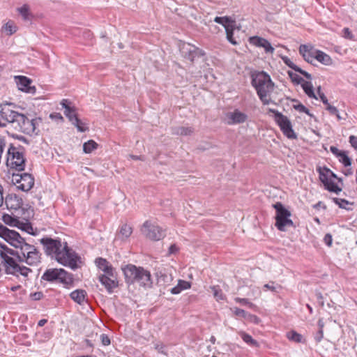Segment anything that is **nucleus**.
<instances>
[{
    "mask_svg": "<svg viewBox=\"0 0 357 357\" xmlns=\"http://www.w3.org/2000/svg\"><path fill=\"white\" fill-rule=\"evenodd\" d=\"M214 22H215L218 24H222L225 29L226 27L230 26L234 22L231 20L230 17L227 16L225 17H215L214 19Z\"/></svg>",
    "mask_w": 357,
    "mask_h": 357,
    "instance_id": "obj_28",
    "label": "nucleus"
},
{
    "mask_svg": "<svg viewBox=\"0 0 357 357\" xmlns=\"http://www.w3.org/2000/svg\"><path fill=\"white\" fill-rule=\"evenodd\" d=\"M317 94L322 102L326 105H328V101L324 93L321 91V86L317 87Z\"/></svg>",
    "mask_w": 357,
    "mask_h": 357,
    "instance_id": "obj_49",
    "label": "nucleus"
},
{
    "mask_svg": "<svg viewBox=\"0 0 357 357\" xmlns=\"http://www.w3.org/2000/svg\"><path fill=\"white\" fill-rule=\"evenodd\" d=\"M100 340H101V342L102 344L104 345V346H107V345H109L110 344V339L109 337L105 335V334H102L100 335Z\"/></svg>",
    "mask_w": 357,
    "mask_h": 357,
    "instance_id": "obj_55",
    "label": "nucleus"
},
{
    "mask_svg": "<svg viewBox=\"0 0 357 357\" xmlns=\"http://www.w3.org/2000/svg\"><path fill=\"white\" fill-rule=\"evenodd\" d=\"M126 282L128 284L137 283L145 288L151 287L153 282L151 273L141 266L128 264L122 267Z\"/></svg>",
    "mask_w": 357,
    "mask_h": 357,
    "instance_id": "obj_5",
    "label": "nucleus"
},
{
    "mask_svg": "<svg viewBox=\"0 0 357 357\" xmlns=\"http://www.w3.org/2000/svg\"><path fill=\"white\" fill-rule=\"evenodd\" d=\"M50 118L56 121H63V118L60 113L54 112L50 114Z\"/></svg>",
    "mask_w": 357,
    "mask_h": 357,
    "instance_id": "obj_52",
    "label": "nucleus"
},
{
    "mask_svg": "<svg viewBox=\"0 0 357 357\" xmlns=\"http://www.w3.org/2000/svg\"><path fill=\"white\" fill-rule=\"evenodd\" d=\"M34 177L28 173H12L11 182L17 189L23 192H29L34 185Z\"/></svg>",
    "mask_w": 357,
    "mask_h": 357,
    "instance_id": "obj_10",
    "label": "nucleus"
},
{
    "mask_svg": "<svg viewBox=\"0 0 357 357\" xmlns=\"http://www.w3.org/2000/svg\"><path fill=\"white\" fill-rule=\"evenodd\" d=\"M312 50L313 48L310 45H301L299 47V53L302 55V56H305L306 54H307Z\"/></svg>",
    "mask_w": 357,
    "mask_h": 357,
    "instance_id": "obj_42",
    "label": "nucleus"
},
{
    "mask_svg": "<svg viewBox=\"0 0 357 357\" xmlns=\"http://www.w3.org/2000/svg\"><path fill=\"white\" fill-rule=\"evenodd\" d=\"M71 123L77 128L79 132H84L88 130V127L86 124L78 117L77 118V121H73Z\"/></svg>",
    "mask_w": 357,
    "mask_h": 357,
    "instance_id": "obj_36",
    "label": "nucleus"
},
{
    "mask_svg": "<svg viewBox=\"0 0 357 357\" xmlns=\"http://www.w3.org/2000/svg\"><path fill=\"white\" fill-rule=\"evenodd\" d=\"M235 301L242 305H249L250 306L252 305V303H251L247 298H236Z\"/></svg>",
    "mask_w": 357,
    "mask_h": 357,
    "instance_id": "obj_60",
    "label": "nucleus"
},
{
    "mask_svg": "<svg viewBox=\"0 0 357 357\" xmlns=\"http://www.w3.org/2000/svg\"><path fill=\"white\" fill-rule=\"evenodd\" d=\"M96 262L97 264L98 267L102 271H105L107 268L111 266V265L109 264L108 261L102 258L96 259Z\"/></svg>",
    "mask_w": 357,
    "mask_h": 357,
    "instance_id": "obj_38",
    "label": "nucleus"
},
{
    "mask_svg": "<svg viewBox=\"0 0 357 357\" xmlns=\"http://www.w3.org/2000/svg\"><path fill=\"white\" fill-rule=\"evenodd\" d=\"M282 60L289 68L294 70L296 72L298 70L299 67L294 64L289 58L285 56L282 58Z\"/></svg>",
    "mask_w": 357,
    "mask_h": 357,
    "instance_id": "obj_46",
    "label": "nucleus"
},
{
    "mask_svg": "<svg viewBox=\"0 0 357 357\" xmlns=\"http://www.w3.org/2000/svg\"><path fill=\"white\" fill-rule=\"evenodd\" d=\"M239 334H240L241 338L243 339V340L245 342H246L248 344L255 347H259V343L255 340H254L252 337V336L250 335L249 334H248L243 331L240 332Z\"/></svg>",
    "mask_w": 357,
    "mask_h": 357,
    "instance_id": "obj_25",
    "label": "nucleus"
},
{
    "mask_svg": "<svg viewBox=\"0 0 357 357\" xmlns=\"http://www.w3.org/2000/svg\"><path fill=\"white\" fill-rule=\"evenodd\" d=\"M172 280V278L171 275L162 274L158 278V282H161L163 281L164 282H169Z\"/></svg>",
    "mask_w": 357,
    "mask_h": 357,
    "instance_id": "obj_54",
    "label": "nucleus"
},
{
    "mask_svg": "<svg viewBox=\"0 0 357 357\" xmlns=\"http://www.w3.org/2000/svg\"><path fill=\"white\" fill-rule=\"evenodd\" d=\"M193 132L194 129L192 127L176 126L172 128V134L176 135L188 136Z\"/></svg>",
    "mask_w": 357,
    "mask_h": 357,
    "instance_id": "obj_22",
    "label": "nucleus"
},
{
    "mask_svg": "<svg viewBox=\"0 0 357 357\" xmlns=\"http://www.w3.org/2000/svg\"><path fill=\"white\" fill-rule=\"evenodd\" d=\"M97 146L98 144L95 141L91 139L83 144V151L85 153H90L93 150L96 149Z\"/></svg>",
    "mask_w": 357,
    "mask_h": 357,
    "instance_id": "obj_31",
    "label": "nucleus"
},
{
    "mask_svg": "<svg viewBox=\"0 0 357 357\" xmlns=\"http://www.w3.org/2000/svg\"><path fill=\"white\" fill-rule=\"evenodd\" d=\"M43 296V294L41 291L35 292L33 294H31V298L33 301H39Z\"/></svg>",
    "mask_w": 357,
    "mask_h": 357,
    "instance_id": "obj_56",
    "label": "nucleus"
},
{
    "mask_svg": "<svg viewBox=\"0 0 357 357\" xmlns=\"http://www.w3.org/2000/svg\"><path fill=\"white\" fill-rule=\"evenodd\" d=\"M103 272L104 273L99 276H107V278H117L116 271L112 266Z\"/></svg>",
    "mask_w": 357,
    "mask_h": 357,
    "instance_id": "obj_40",
    "label": "nucleus"
},
{
    "mask_svg": "<svg viewBox=\"0 0 357 357\" xmlns=\"http://www.w3.org/2000/svg\"><path fill=\"white\" fill-rule=\"evenodd\" d=\"M32 272L31 269L26 267V266H19L17 268V275L20 274L24 277H27L29 273Z\"/></svg>",
    "mask_w": 357,
    "mask_h": 357,
    "instance_id": "obj_43",
    "label": "nucleus"
},
{
    "mask_svg": "<svg viewBox=\"0 0 357 357\" xmlns=\"http://www.w3.org/2000/svg\"><path fill=\"white\" fill-rule=\"evenodd\" d=\"M296 72L301 73V75L305 76L308 79H312V75L310 73H308L307 72L302 70L301 68H298V70Z\"/></svg>",
    "mask_w": 357,
    "mask_h": 357,
    "instance_id": "obj_62",
    "label": "nucleus"
},
{
    "mask_svg": "<svg viewBox=\"0 0 357 357\" xmlns=\"http://www.w3.org/2000/svg\"><path fill=\"white\" fill-rule=\"evenodd\" d=\"M64 114L71 123L73 121H77V116L75 107H66V110H64Z\"/></svg>",
    "mask_w": 357,
    "mask_h": 357,
    "instance_id": "obj_30",
    "label": "nucleus"
},
{
    "mask_svg": "<svg viewBox=\"0 0 357 357\" xmlns=\"http://www.w3.org/2000/svg\"><path fill=\"white\" fill-rule=\"evenodd\" d=\"M326 109L328 110L331 114L335 115L339 120L341 119L338 109L335 107L332 106L328 103V105H326Z\"/></svg>",
    "mask_w": 357,
    "mask_h": 357,
    "instance_id": "obj_44",
    "label": "nucleus"
},
{
    "mask_svg": "<svg viewBox=\"0 0 357 357\" xmlns=\"http://www.w3.org/2000/svg\"><path fill=\"white\" fill-rule=\"evenodd\" d=\"M86 293L83 289H76L70 293V296L72 300L82 305L85 301Z\"/></svg>",
    "mask_w": 357,
    "mask_h": 357,
    "instance_id": "obj_20",
    "label": "nucleus"
},
{
    "mask_svg": "<svg viewBox=\"0 0 357 357\" xmlns=\"http://www.w3.org/2000/svg\"><path fill=\"white\" fill-rule=\"evenodd\" d=\"M330 150L337 157L340 156V153L344 151L339 150L336 146H331L330 147Z\"/></svg>",
    "mask_w": 357,
    "mask_h": 357,
    "instance_id": "obj_61",
    "label": "nucleus"
},
{
    "mask_svg": "<svg viewBox=\"0 0 357 357\" xmlns=\"http://www.w3.org/2000/svg\"><path fill=\"white\" fill-rule=\"evenodd\" d=\"M99 281L105 286L109 292L118 287L117 278H107V276H99Z\"/></svg>",
    "mask_w": 357,
    "mask_h": 357,
    "instance_id": "obj_19",
    "label": "nucleus"
},
{
    "mask_svg": "<svg viewBox=\"0 0 357 357\" xmlns=\"http://www.w3.org/2000/svg\"><path fill=\"white\" fill-rule=\"evenodd\" d=\"M180 51L185 59L193 61L196 58H199L204 55V52L190 43H184L180 48Z\"/></svg>",
    "mask_w": 357,
    "mask_h": 357,
    "instance_id": "obj_12",
    "label": "nucleus"
},
{
    "mask_svg": "<svg viewBox=\"0 0 357 357\" xmlns=\"http://www.w3.org/2000/svg\"><path fill=\"white\" fill-rule=\"evenodd\" d=\"M268 112L274 114V120L280 127L282 133L289 139H296L297 135L294 132L290 120L287 116L275 109H269Z\"/></svg>",
    "mask_w": 357,
    "mask_h": 357,
    "instance_id": "obj_9",
    "label": "nucleus"
},
{
    "mask_svg": "<svg viewBox=\"0 0 357 357\" xmlns=\"http://www.w3.org/2000/svg\"><path fill=\"white\" fill-rule=\"evenodd\" d=\"M178 285L181 288L182 291L190 288V283L182 280H178Z\"/></svg>",
    "mask_w": 357,
    "mask_h": 357,
    "instance_id": "obj_53",
    "label": "nucleus"
},
{
    "mask_svg": "<svg viewBox=\"0 0 357 357\" xmlns=\"http://www.w3.org/2000/svg\"><path fill=\"white\" fill-rule=\"evenodd\" d=\"M324 337L323 330H319L314 335V340L317 342H320Z\"/></svg>",
    "mask_w": 357,
    "mask_h": 357,
    "instance_id": "obj_59",
    "label": "nucleus"
},
{
    "mask_svg": "<svg viewBox=\"0 0 357 357\" xmlns=\"http://www.w3.org/2000/svg\"><path fill=\"white\" fill-rule=\"evenodd\" d=\"M234 313L236 316L243 317V318H246L247 314H248V313L244 310H242V309H240L238 307H235L234 309Z\"/></svg>",
    "mask_w": 357,
    "mask_h": 357,
    "instance_id": "obj_50",
    "label": "nucleus"
},
{
    "mask_svg": "<svg viewBox=\"0 0 357 357\" xmlns=\"http://www.w3.org/2000/svg\"><path fill=\"white\" fill-rule=\"evenodd\" d=\"M249 43L258 47H263L266 54H273L275 49L272 47L270 42L259 36H252L249 38Z\"/></svg>",
    "mask_w": 357,
    "mask_h": 357,
    "instance_id": "obj_15",
    "label": "nucleus"
},
{
    "mask_svg": "<svg viewBox=\"0 0 357 357\" xmlns=\"http://www.w3.org/2000/svg\"><path fill=\"white\" fill-rule=\"evenodd\" d=\"M339 158V161L342 163L345 167H349L351 165V160L347 155L346 151H343L340 153V156L337 157Z\"/></svg>",
    "mask_w": 357,
    "mask_h": 357,
    "instance_id": "obj_35",
    "label": "nucleus"
},
{
    "mask_svg": "<svg viewBox=\"0 0 357 357\" xmlns=\"http://www.w3.org/2000/svg\"><path fill=\"white\" fill-rule=\"evenodd\" d=\"M15 79L19 90L31 94L36 93V89L34 86H31L32 80L31 79L25 76L19 75L15 76Z\"/></svg>",
    "mask_w": 357,
    "mask_h": 357,
    "instance_id": "obj_14",
    "label": "nucleus"
},
{
    "mask_svg": "<svg viewBox=\"0 0 357 357\" xmlns=\"http://www.w3.org/2000/svg\"><path fill=\"white\" fill-rule=\"evenodd\" d=\"M324 243L328 246H331L333 242L332 236L330 234H326L324 238Z\"/></svg>",
    "mask_w": 357,
    "mask_h": 357,
    "instance_id": "obj_58",
    "label": "nucleus"
},
{
    "mask_svg": "<svg viewBox=\"0 0 357 357\" xmlns=\"http://www.w3.org/2000/svg\"><path fill=\"white\" fill-rule=\"evenodd\" d=\"M6 165L11 169L19 172L24 169L25 158L22 146H18L16 147L13 144L10 145L7 152Z\"/></svg>",
    "mask_w": 357,
    "mask_h": 357,
    "instance_id": "obj_6",
    "label": "nucleus"
},
{
    "mask_svg": "<svg viewBox=\"0 0 357 357\" xmlns=\"http://www.w3.org/2000/svg\"><path fill=\"white\" fill-rule=\"evenodd\" d=\"M288 75L291 81L296 84H302V83L304 82L303 79L296 73L289 71Z\"/></svg>",
    "mask_w": 357,
    "mask_h": 357,
    "instance_id": "obj_39",
    "label": "nucleus"
},
{
    "mask_svg": "<svg viewBox=\"0 0 357 357\" xmlns=\"http://www.w3.org/2000/svg\"><path fill=\"white\" fill-rule=\"evenodd\" d=\"M142 232L152 241H160L165 236V232L158 225L146 220L142 226Z\"/></svg>",
    "mask_w": 357,
    "mask_h": 357,
    "instance_id": "obj_11",
    "label": "nucleus"
},
{
    "mask_svg": "<svg viewBox=\"0 0 357 357\" xmlns=\"http://www.w3.org/2000/svg\"><path fill=\"white\" fill-rule=\"evenodd\" d=\"M273 206L276 211L275 227L278 229L284 231L287 227H294L293 221L290 219L291 212L281 202H277Z\"/></svg>",
    "mask_w": 357,
    "mask_h": 357,
    "instance_id": "obj_8",
    "label": "nucleus"
},
{
    "mask_svg": "<svg viewBox=\"0 0 357 357\" xmlns=\"http://www.w3.org/2000/svg\"><path fill=\"white\" fill-rule=\"evenodd\" d=\"M227 39L233 45L237 44L236 41L233 38L234 34V26L233 24L230 25L229 27H226L225 29Z\"/></svg>",
    "mask_w": 357,
    "mask_h": 357,
    "instance_id": "obj_37",
    "label": "nucleus"
},
{
    "mask_svg": "<svg viewBox=\"0 0 357 357\" xmlns=\"http://www.w3.org/2000/svg\"><path fill=\"white\" fill-rule=\"evenodd\" d=\"M324 186L325 188L328 191L335 192L336 194H338L342 190V189L339 188L337 185L331 180L327 182L324 185Z\"/></svg>",
    "mask_w": 357,
    "mask_h": 357,
    "instance_id": "obj_34",
    "label": "nucleus"
},
{
    "mask_svg": "<svg viewBox=\"0 0 357 357\" xmlns=\"http://www.w3.org/2000/svg\"><path fill=\"white\" fill-rule=\"evenodd\" d=\"M178 248L175 244L171 245L169 248V254H170V255L175 254L178 252Z\"/></svg>",
    "mask_w": 357,
    "mask_h": 357,
    "instance_id": "obj_64",
    "label": "nucleus"
},
{
    "mask_svg": "<svg viewBox=\"0 0 357 357\" xmlns=\"http://www.w3.org/2000/svg\"><path fill=\"white\" fill-rule=\"evenodd\" d=\"M17 227L32 236H36L38 234L37 229H33L31 224L29 222H22L19 221V224L17 225Z\"/></svg>",
    "mask_w": 357,
    "mask_h": 357,
    "instance_id": "obj_23",
    "label": "nucleus"
},
{
    "mask_svg": "<svg viewBox=\"0 0 357 357\" xmlns=\"http://www.w3.org/2000/svg\"><path fill=\"white\" fill-rule=\"evenodd\" d=\"M301 86L305 91V93L307 95L308 97L317 99L316 94L314 93L313 86L310 82L304 81Z\"/></svg>",
    "mask_w": 357,
    "mask_h": 357,
    "instance_id": "obj_24",
    "label": "nucleus"
},
{
    "mask_svg": "<svg viewBox=\"0 0 357 357\" xmlns=\"http://www.w3.org/2000/svg\"><path fill=\"white\" fill-rule=\"evenodd\" d=\"M41 280L50 282H59L66 286L71 284L73 282L72 274L63 268L47 269L43 274Z\"/></svg>",
    "mask_w": 357,
    "mask_h": 357,
    "instance_id": "obj_7",
    "label": "nucleus"
},
{
    "mask_svg": "<svg viewBox=\"0 0 357 357\" xmlns=\"http://www.w3.org/2000/svg\"><path fill=\"white\" fill-rule=\"evenodd\" d=\"M2 220L3 222L9 226L11 227H16L19 224V220L8 215V214H3L2 216Z\"/></svg>",
    "mask_w": 357,
    "mask_h": 357,
    "instance_id": "obj_27",
    "label": "nucleus"
},
{
    "mask_svg": "<svg viewBox=\"0 0 357 357\" xmlns=\"http://www.w3.org/2000/svg\"><path fill=\"white\" fill-rule=\"evenodd\" d=\"M211 289L213 290L214 297L217 301L223 299L222 291L219 288L213 287Z\"/></svg>",
    "mask_w": 357,
    "mask_h": 357,
    "instance_id": "obj_48",
    "label": "nucleus"
},
{
    "mask_svg": "<svg viewBox=\"0 0 357 357\" xmlns=\"http://www.w3.org/2000/svg\"><path fill=\"white\" fill-rule=\"evenodd\" d=\"M10 103L0 104V127L4 128L8 123L12 124L15 129L26 135L36 132V127L41 122L40 119H29L23 114L14 111Z\"/></svg>",
    "mask_w": 357,
    "mask_h": 357,
    "instance_id": "obj_2",
    "label": "nucleus"
},
{
    "mask_svg": "<svg viewBox=\"0 0 357 357\" xmlns=\"http://www.w3.org/2000/svg\"><path fill=\"white\" fill-rule=\"evenodd\" d=\"M333 202L342 208H347L346 205L349 204L347 200L340 198H333Z\"/></svg>",
    "mask_w": 357,
    "mask_h": 357,
    "instance_id": "obj_45",
    "label": "nucleus"
},
{
    "mask_svg": "<svg viewBox=\"0 0 357 357\" xmlns=\"http://www.w3.org/2000/svg\"><path fill=\"white\" fill-rule=\"evenodd\" d=\"M314 59L326 66L332 63V59L329 55L320 50H315Z\"/></svg>",
    "mask_w": 357,
    "mask_h": 357,
    "instance_id": "obj_21",
    "label": "nucleus"
},
{
    "mask_svg": "<svg viewBox=\"0 0 357 357\" xmlns=\"http://www.w3.org/2000/svg\"><path fill=\"white\" fill-rule=\"evenodd\" d=\"M132 233V228L128 224H123L116 234V240H127Z\"/></svg>",
    "mask_w": 357,
    "mask_h": 357,
    "instance_id": "obj_18",
    "label": "nucleus"
},
{
    "mask_svg": "<svg viewBox=\"0 0 357 357\" xmlns=\"http://www.w3.org/2000/svg\"><path fill=\"white\" fill-rule=\"evenodd\" d=\"M5 32L9 36L15 33L17 30V28L15 23L13 21H8L3 26Z\"/></svg>",
    "mask_w": 357,
    "mask_h": 357,
    "instance_id": "obj_33",
    "label": "nucleus"
},
{
    "mask_svg": "<svg viewBox=\"0 0 357 357\" xmlns=\"http://www.w3.org/2000/svg\"><path fill=\"white\" fill-rule=\"evenodd\" d=\"M349 142L351 145V146L357 150V136L351 135L349 137Z\"/></svg>",
    "mask_w": 357,
    "mask_h": 357,
    "instance_id": "obj_57",
    "label": "nucleus"
},
{
    "mask_svg": "<svg viewBox=\"0 0 357 357\" xmlns=\"http://www.w3.org/2000/svg\"><path fill=\"white\" fill-rule=\"evenodd\" d=\"M314 54H315V50H312V51H310V52H308L307 54H306V56H303V59L308 63H312L313 59H314Z\"/></svg>",
    "mask_w": 357,
    "mask_h": 357,
    "instance_id": "obj_51",
    "label": "nucleus"
},
{
    "mask_svg": "<svg viewBox=\"0 0 357 357\" xmlns=\"http://www.w3.org/2000/svg\"><path fill=\"white\" fill-rule=\"evenodd\" d=\"M40 243L43 245L45 253L55 257L56 260L61 264L73 270L79 267V264L82 263L81 257L70 249L66 243L62 246L61 241L51 238H43L40 239Z\"/></svg>",
    "mask_w": 357,
    "mask_h": 357,
    "instance_id": "obj_3",
    "label": "nucleus"
},
{
    "mask_svg": "<svg viewBox=\"0 0 357 357\" xmlns=\"http://www.w3.org/2000/svg\"><path fill=\"white\" fill-rule=\"evenodd\" d=\"M280 287L279 285H275L274 282H270L268 284L264 285V289L265 290H270L273 292H276L277 289Z\"/></svg>",
    "mask_w": 357,
    "mask_h": 357,
    "instance_id": "obj_47",
    "label": "nucleus"
},
{
    "mask_svg": "<svg viewBox=\"0 0 357 357\" xmlns=\"http://www.w3.org/2000/svg\"><path fill=\"white\" fill-rule=\"evenodd\" d=\"M19 13L22 15L24 20L28 21L31 19V14L27 5H24L17 8Z\"/></svg>",
    "mask_w": 357,
    "mask_h": 357,
    "instance_id": "obj_32",
    "label": "nucleus"
},
{
    "mask_svg": "<svg viewBox=\"0 0 357 357\" xmlns=\"http://www.w3.org/2000/svg\"><path fill=\"white\" fill-rule=\"evenodd\" d=\"M294 108L299 112H303L307 114L310 116H312V114L310 112V110L301 103H298L294 105Z\"/></svg>",
    "mask_w": 357,
    "mask_h": 357,
    "instance_id": "obj_41",
    "label": "nucleus"
},
{
    "mask_svg": "<svg viewBox=\"0 0 357 357\" xmlns=\"http://www.w3.org/2000/svg\"><path fill=\"white\" fill-rule=\"evenodd\" d=\"M0 257L2 259L6 273L17 275V268L20 265L16 261L3 251L0 252Z\"/></svg>",
    "mask_w": 357,
    "mask_h": 357,
    "instance_id": "obj_13",
    "label": "nucleus"
},
{
    "mask_svg": "<svg viewBox=\"0 0 357 357\" xmlns=\"http://www.w3.org/2000/svg\"><path fill=\"white\" fill-rule=\"evenodd\" d=\"M5 203L8 208L14 211L20 208L23 205L22 199L17 195H8L6 197Z\"/></svg>",
    "mask_w": 357,
    "mask_h": 357,
    "instance_id": "obj_17",
    "label": "nucleus"
},
{
    "mask_svg": "<svg viewBox=\"0 0 357 357\" xmlns=\"http://www.w3.org/2000/svg\"><path fill=\"white\" fill-rule=\"evenodd\" d=\"M252 85L264 105H268L270 99L268 98L274 89V83L270 75L264 71L255 72L251 75Z\"/></svg>",
    "mask_w": 357,
    "mask_h": 357,
    "instance_id": "obj_4",
    "label": "nucleus"
},
{
    "mask_svg": "<svg viewBox=\"0 0 357 357\" xmlns=\"http://www.w3.org/2000/svg\"><path fill=\"white\" fill-rule=\"evenodd\" d=\"M317 170L319 173L320 181L321 183H323L324 185H325L330 181L328 172H331V170L327 167H324V169L319 167Z\"/></svg>",
    "mask_w": 357,
    "mask_h": 357,
    "instance_id": "obj_26",
    "label": "nucleus"
},
{
    "mask_svg": "<svg viewBox=\"0 0 357 357\" xmlns=\"http://www.w3.org/2000/svg\"><path fill=\"white\" fill-rule=\"evenodd\" d=\"M287 337L289 340L297 342V343L303 342V337L302 335L298 333L295 331H291L288 332L287 334Z\"/></svg>",
    "mask_w": 357,
    "mask_h": 357,
    "instance_id": "obj_29",
    "label": "nucleus"
},
{
    "mask_svg": "<svg viewBox=\"0 0 357 357\" xmlns=\"http://www.w3.org/2000/svg\"><path fill=\"white\" fill-rule=\"evenodd\" d=\"M247 119L248 116L238 109H235L234 112H228L226 114L227 123L229 125L244 123Z\"/></svg>",
    "mask_w": 357,
    "mask_h": 357,
    "instance_id": "obj_16",
    "label": "nucleus"
},
{
    "mask_svg": "<svg viewBox=\"0 0 357 357\" xmlns=\"http://www.w3.org/2000/svg\"><path fill=\"white\" fill-rule=\"evenodd\" d=\"M181 291V288L178 284L170 289V292L172 294H178Z\"/></svg>",
    "mask_w": 357,
    "mask_h": 357,
    "instance_id": "obj_63",
    "label": "nucleus"
},
{
    "mask_svg": "<svg viewBox=\"0 0 357 357\" xmlns=\"http://www.w3.org/2000/svg\"><path fill=\"white\" fill-rule=\"evenodd\" d=\"M0 237L3 238L16 250L8 248L6 245L1 246L7 255L16 256L20 261L25 262L30 266H37L40 262V254L36 247L27 243L24 238L12 229L0 223Z\"/></svg>",
    "mask_w": 357,
    "mask_h": 357,
    "instance_id": "obj_1",
    "label": "nucleus"
}]
</instances>
